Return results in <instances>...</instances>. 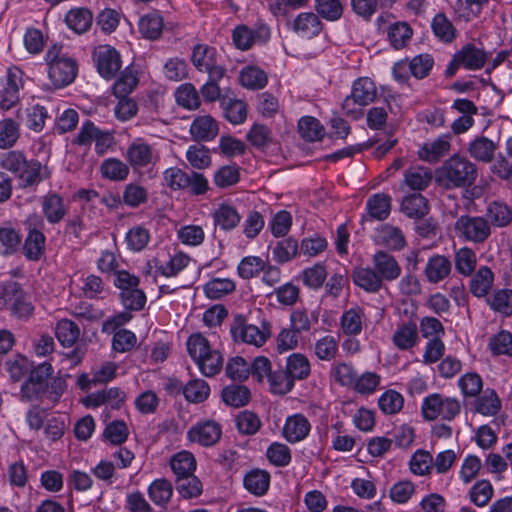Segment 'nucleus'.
Here are the masks:
<instances>
[{
  "label": "nucleus",
  "instance_id": "1",
  "mask_svg": "<svg viewBox=\"0 0 512 512\" xmlns=\"http://www.w3.org/2000/svg\"><path fill=\"white\" fill-rule=\"evenodd\" d=\"M52 373V365L48 362L32 369L21 386V399L30 402L40 400L46 394L50 401L57 403L66 390L67 383L62 377L51 378Z\"/></svg>",
  "mask_w": 512,
  "mask_h": 512
},
{
  "label": "nucleus",
  "instance_id": "2",
  "mask_svg": "<svg viewBox=\"0 0 512 512\" xmlns=\"http://www.w3.org/2000/svg\"><path fill=\"white\" fill-rule=\"evenodd\" d=\"M478 176L477 166L466 157L455 154L436 170L435 180L445 189L472 186Z\"/></svg>",
  "mask_w": 512,
  "mask_h": 512
},
{
  "label": "nucleus",
  "instance_id": "3",
  "mask_svg": "<svg viewBox=\"0 0 512 512\" xmlns=\"http://www.w3.org/2000/svg\"><path fill=\"white\" fill-rule=\"evenodd\" d=\"M230 333L234 342L263 346L271 336L270 324L263 321L261 327L248 323L242 314H235L230 324Z\"/></svg>",
  "mask_w": 512,
  "mask_h": 512
},
{
  "label": "nucleus",
  "instance_id": "4",
  "mask_svg": "<svg viewBox=\"0 0 512 512\" xmlns=\"http://www.w3.org/2000/svg\"><path fill=\"white\" fill-rule=\"evenodd\" d=\"M454 229L460 239L476 244L484 243L491 235L488 221L480 216H460L454 224Z\"/></svg>",
  "mask_w": 512,
  "mask_h": 512
},
{
  "label": "nucleus",
  "instance_id": "5",
  "mask_svg": "<svg viewBox=\"0 0 512 512\" xmlns=\"http://www.w3.org/2000/svg\"><path fill=\"white\" fill-rule=\"evenodd\" d=\"M0 310H9L18 317H27L33 307L16 282H8L0 289Z\"/></svg>",
  "mask_w": 512,
  "mask_h": 512
},
{
  "label": "nucleus",
  "instance_id": "6",
  "mask_svg": "<svg viewBox=\"0 0 512 512\" xmlns=\"http://www.w3.org/2000/svg\"><path fill=\"white\" fill-rule=\"evenodd\" d=\"M93 58L98 73L107 80L112 79L121 68L119 52L109 45L96 47L93 51Z\"/></svg>",
  "mask_w": 512,
  "mask_h": 512
},
{
  "label": "nucleus",
  "instance_id": "7",
  "mask_svg": "<svg viewBox=\"0 0 512 512\" xmlns=\"http://www.w3.org/2000/svg\"><path fill=\"white\" fill-rule=\"evenodd\" d=\"M222 428L213 420L199 422L187 432L188 439L204 447L215 445L221 438Z\"/></svg>",
  "mask_w": 512,
  "mask_h": 512
},
{
  "label": "nucleus",
  "instance_id": "8",
  "mask_svg": "<svg viewBox=\"0 0 512 512\" xmlns=\"http://www.w3.org/2000/svg\"><path fill=\"white\" fill-rule=\"evenodd\" d=\"M126 159L133 168L138 169L154 165L159 156L151 145L142 139H136L128 146Z\"/></svg>",
  "mask_w": 512,
  "mask_h": 512
},
{
  "label": "nucleus",
  "instance_id": "9",
  "mask_svg": "<svg viewBox=\"0 0 512 512\" xmlns=\"http://www.w3.org/2000/svg\"><path fill=\"white\" fill-rule=\"evenodd\" d=\"M319 34H296L286 40L284 48L292 56H310L323 48Z\"/></svg>",
  "mask_w": 512,
  "mask_h": 512
},
{
  "label": "nucleus",
  "instance_id": "10",
  "mask_svg": "<svg viewBox=\"0 0 512 512\" xmlns=\"http://www.w3.org/2000/svg\"><path fill=\"white\" fill-rule=\"evenodd\" d=\"M48 75L56 88L72 83L77 75L78 67L74 59L66 57L48 65Z\"/></svg>",
  "mask_w": 512,
  "mask_h": 512
},
{
  "label": "nucleus",
  "instance_id": "11",
  "mask_svg": "<svg viewBox=\"0 0 512 512\" xmlns=\"http://www.w3.org/2000/svg\"><path fill=\"white\" fill-rule=\"evenodd\" d=\"M452 272V262L444 255L431 256L424 268L423 274L430 284H438L447 279Z\"/></svg>",
  "mask_w": 512,
  "mask_h": 512
},
{
  "label": "nucleus",
  "instance_id": "12",
  "mask_svg": "<svg viewBox=\"0 0 512 512\" xmlns=\"http://www.w3.org/2000/svg\"><path fill=\"white\" fill-rule=\"evenodd\" d=\"M22 75L23 72L17 67L8 69L6 86L1 93V108L9 109L18 102L19 90L23 87Z\"/></svg>",
  "mask_w": 512,
  "mask_h": 512
},
{
  "label": "nucleus",
  "instance_id": "13",
  "mask_svg": "<svg viewBox=\"0 0 512 512\" xmlns=\"http://www.w3.org/2000/svg\"><path fill=\"white\" fill-rule=\"evenodd\" d=\"M374 270L381 280L393 281L401 275V267L395 257L385 251H377L373 255Z\"/></svg>",
  "mask_w": 512,
  "mask_h": 512
},
{
  "label": "nucleus",
  "instance_id": "14",
  "mask_svg": "<svg viewBox=\"0 0 512 512\" xmlns=\"http://www.w3.org/2000/svg\"><path fill=\"white\" fill-rule=\"evenodd\" d=\"M189 132L194 141L208 142L218 135L219 127L212 116L202 115L192 121Z\"/></svg>",
  "mask_w": 512,
  "mask_h": 512
},
{
  "label": "nucleus",
  "instance_id": "15",
  "mask_svg": "<svg viewBox=\"0 0 512 512\" xmlns=\"http://www.w3.org/2000/svg\"><path fill=\"white\" fill-rule=\"evenodd\" d=\"M311 430L308 419L302 414H295L287 418L283 436L290 443H296L305 439Z\"/></svg>",
  "mask_w": 512,
  "mask_h": 512
},
{
  "label": "nucleus",
  "instance_id": "16",
  "mask_svg": "<svg viewBox=\"0 0 512 512\" xmlns=\"http://www.w3.org/2000/svg\"><path fill=\"white\" fill-rule=\"evenodd\" d=\"M450 135H441L432 142L425 143L418 151L419 158L430 163L438 162L451 148Z\"/></svg>",
  "mask_w": 512,
  "mask_h": 512
},
{
  "label": "nucleus",
  "instance_id": "17",
  "mask_svg": "<svg viewBox=\"0 0 512 512\" xmlns=\"http://www.w3.org/2000/svg\"><path fill=\"white\" fill-rule=\"evenodd\" d=\"M484 218L490 227H506L512 222V209L504 202L493 201L488 204Z\"/></svg>",
  "mask_w": 512,
  "mask_h": 512
},
{
  "label": "nucleus",
  "instance_id": "18",
  "mask_svg": "<svg viewBox=\"0 0 512 512\" xmlns=\"http://www.w3.org/2000/svg\"><path fill=\"white\" fill-rule=\"evenodd\" d=\"M376 95V85L373 80L368 77L357 79L352 86L351 96L354 102H357L359 106H366L372 103Z\"/></svg>",
  "mask_w": 512,
  "mask_h": 512
},
{
  "label": "nucleus",
  "instance_id": "19",
  "mask_svg": "<svg viewBox=\"0 0 512 512\" xmlns=\"http://www.w3.org/2000/svg\"><path fill=\"white\" fill-rule=\"evenodd\" d=\"M497 144L487 137L480 136L475 138L468 147V152L472 158L477 161L489 163L492 161Z\"/></svg>",
  "mask_w": 512,
  "mask_h": 512
},
{
  "label": "nucleus",
  "instance_id": "20",
  "mask_svg": "<svg viewBox=\"0 0 512 512\" xmlns=\"http://www.w3.org/2000/svg\"><path fill=\"white\" fill-rule=\"evenodd\" d=\"M494 274L487 266H482L470 280V292L478 298L485 297L492 288Z\"/></svg>",
  "mask_w": 512,
  "mask_h": 512
},
{
  "label": "nucleus",
  "instance_id": "21",
  "mask_svg": "<svg viewBox=\"0 0 512 512\" xmlns=\"http://www.w3.org/2000/svg\"><path fill=\"white\" fill-rule=\"evenodd\" d=\"M402 212L410 218H423L429 212L428 200L419 193H413L403 198Z\"/></svg>",
  "mask_w": 512,
  "mask_h": 512
},
{
  "label": "nucleus",
  "instance_id": "22",
  "mask_svg": "<svg viewBox=\"0 0 512 512\" xmlns=\"http://www.w3.org/2000/svg\"><path fill=\"white\" fill-rule=\"evenodd\" d=\"M244 487L256 496L264 495L270 484V474L265 470L253 469L244 477Z\"/></svg>",
  "mask_w": 512,
  "mask_h": 512
},
{
  "label": "nucleus",
  "instance_id": "23",
  "mask_svg": "<svg viewBox=\"0 0 512 512\" xmlns=\"http://www.w3.org/2000/svg\"><path fill=\"white\" fill-rule=\"evenodd\" d=\"M354 283L367 292H378L382 287L381 277L371 268H357L352 273Z\"/></svg>",
  "mask_w": 512,
  "mask_h": 512
},
{
  "label": "nucleus",
  "instance_id": "24",
  "mask_svg": "<svg viewBox=\"0 0 512 512\" xmlns=\"http://www.w3.org/2000/svg\"><path fill=\"white\" fill-rule=\"evenodd\" d=\"M42 209L47 221L52 224L60 222L66 215L63 199L56 193L44 197Z\"/></svg>",
  "mask_w": 512,
  "mask_h": 512
},
{
  "label": "nucleus",
  "instance_id": "25",
  "mask_svg": "<svg viewBox=\"0 0 512 512\" xmlns=\"http://www.w3.org/2000/svg\"><path fill=\"white\" fill-rule=\"evenodd\" d=\"M213 220L216 226L224 231L234 229L240 222L241 216L235 207L229 204H221L213 213Z\"/></svg>",
  "mask_w": 512,
  "mask_h": 512
},
{
  "label": "nucleus",
  "instance_id": "26",
  "mask_svg": "<svg viewBox=\"0 0 512 512\" xmlns=\"http://www.w3.org/2000/svg\"><path fill=\"white\" fill-rule=\"evenodd\" d=\"M239 80L245 88L260 90L266 86L268 76L265 71L257 66H246L240 71Z\"/></svg>",
  "mask_w": 512,
  "mask_h": 512
},
{
  "label": "nucleus",
  "instance_id": "27",
  "mask_svg": "<svg viewBox=\"0 0 512 512\" xmlns=\"http://www.w3.org/2000/svg\"><path fill=\"white\" fill-rule=\"evenodd\" d=\"M65 22L73 32H87L93 23V15L86 8H75L66 14Z\"/></svg>",
  "mask_w": 512,
  "mask_h": 512
},
{
  "label": "nucleus",
  "instance_id": "28",
  "mask_svg": "<svg viewBox=\"0 0 512 512\" xmlns=\"http://www.w3.org/2000/svg\"><path fill=\"white\" fill-rule=\"evenodd\" d=\"M221 107L224 111V117L232 124H241L247 117V105L244 101L223 97L221 98Z\"/></svg>",
  "mask_w": 512,
  "mask_h": 512
},
{
  "label": "nucleus",
  "instance_id": "29",
  "mask_svg": "<svg viewBox=\"0 0 512 512\" xmlns=\"http://www.w3.org/2000/svg\"><path fill=\"white\" fill-rule=\"evenodd\" d=\"M391 210V197L384 193L372 195L367 200V211L371 218L382 221L385 220Z\"/></svg>",
  "mask_w": 512,
  "mask_h": 512
},
{
  "label": "nucleus",
  "instance_id": "30",
  "mask_svg": "<svg viewBox=\"0 0 512 512\" xmlns=\"http://www.w3.org/2000/svg\"><path fill=\"white\" fill-rule=\"evenodd\" d=\"M55 334L63 346L72 347L80 336V329L72 320L61 319L56 324Z\"/></svg>",
  "mask_w": 512,
  "mask_h": 512
},
{
  "label": "nucleus",
  "instance_id": "31",
  "mask_svg": "<svg viewBox=\"0 0 512 512\" xmlns=\"http://www.w3.org/2000/svg\"><path fill=\"white\" fill-rule=\"evenodd\" d=\"M45 236L37 229H30L23 250L29 260H39L44 252Z\"/></svg>",
  "mask_w": 512,
  "mask_h": 512
},
{
  "label": "nucleus",
  "instance_id": "32",
  "mask_svg": "<svg viewBox=\"0 0 512 512\" xmlns=\"http://www.w3.org/2000/svg\"><path fill=\"white\" fill-rule=\"evenodd\" d=\"M23 187L38 185L43 179L49 177V173L43 172L42 165L37 160H29L25 168L18 174Z\"/></svg>",
  "mask_w": 512,
  "mask_h": 512
},
{
  "label": "nucleus",
  "instance_id": "33",
  "mask_svg": "<svg viewBox=\"0 0 512 512\" xmlns=\"http://www.w3.org/2000/svg\"><path fill=\"white\" fill-rule=\"evenodd\" d=\"M457 54L458 61L461 62V65L470 70L480 69L484 66L486 62L485 52L470 44L466 45Z\"/></svg>",
  "mask_w": 512,
  "mask_h": 512
},
{
  "label": "nucleus",
  "instance_id": "34",
  "mask_svg": "<svg viewBox=\"0 0 512 512\" xmlns=\"http://www.w3.org/2000/svg\"><path fill=\"white\" fill-rule=\"evenodd\" d=\"M378 241L392 250H400L405 246V238L401 230L391 225H382L378 229Z\"/></svg>",
  "mask_w": 512,
  "mask_h": 512
},
{
  "label": "nucleus",
  "instance_id": "35",
  "mask_svg": "<svg viewBox=\"0 0 512 512\" xmlns=\"http://www.w3.org/2000/svg\"><path fill=\"white\" fill-rule=\"evenodd\" d=\"M432 180V171L426 167H414L406 171L404 181L412 190H424Z\"/></svg>",
  "mask_w": 512,
  "mask_h": 512
},
{
  "label": "nucleus",
  "instance_id": "36",
  "mask_svg": "<svg viewBox=\"0 0 512 512\" xmlns=\"http://www.w3.org/2000/svg\"><path fill=\"white\" fill-rule=\"evenodd\" d=\"M175 98L180 106L188 110L198 109L201 104L199 93L191 83L180 85L175 91Z\"/></svg>",
  "mask_w": 512,
  "mask_h": 512
},
{
  "label": "nucleus",
  "instance_id": "37",
  "mask_svg": "<svg viewBox=\"0 0 512 512\" xmlns=\"http://www.w3.org/2000/svg\"><path fill=\"white\" fill-rule=\"evenodd\" d=\"M487 304L492 310L504 316L512 315V290L500 289L487 298Z\"/></svg>",
  "mask_w": 512,
  "mask_h": 512
},
{
  "label": "nucleus",
  "instance_id": "38",
  "mask_svg": "<svg viewBox=\"0 0 512 512\" xmlns=\"http://www.w3.org/2000/svg\"><path fill=\"white\" fill-rule=\"evenodd\" d=\"M170 465L176 477L179 478L192 475L196 468V461L192 453L182 451L172 457Z\"/></svg>",
  "mask_w": 512,
  "mask_h": 512
},
{
  "label": "nucleus",
  "instance_id": "39",
  "mask_svg": "<svg viewBox=\"0 0 512 512\" xmlns=\"http://www.w3.org/2000/svg\"><path fill=\"white\" fill-rule=\"evenodd\" d=\"M100 171L104 178L113 181L125 180L129 175L127 164L116 158H109L103 161Z\"/></svg>",
  "mask_w": 512,
  "mask_h": 512
},
{
  "label": "nucleus",
  "instance_id": "40",
  "mask_svg": "<svg viewBox=\"0 0 512 512\" xmlns=\"http://www.w3.org/2000/svg\"><path fill=\"white\" fill-rule=\"evenodd\" d=\"M250 391L243 385H229L222 391L223 401L232 407H241L250 400Z\"/></svg>",
  "mask_w": 512,
  "mask_h": 512
},
{
  "label": "nucleus",
  "instance_id": "41",
  "mask_svg": "<svg viewBox=\"0 0 512 512\" xmlns=\"http://www.w3.org/2000/svg\"><path fill=\"white\" fill-rule=\"evenodd\" d=\"M172 493L171 483L164 478L153 481L148 488L149 497L156 505L167 504L171 499Z\"/></svg>",
  "mask_w": 512,
  "mask_h": 512
},
{
  "label": "nucleus",
  "instance_id": "42",
  "mask_svg": "<svg viewBox=\"0 0 512 512\" xmlns=\"http://www.w3.org/2000/svg\"><path fill=\"white\" fill-rule=\"evenodd\" d=\"M235 290V283L228 278H214L204 286L205 295L210 299H220Z\"/></svg>",
  "mask_w": 512,
  "mask_h": 512
},
{
  "label": "nucleus",
  "instance_id": "43",
  "mask_svg": "<svg viewBox=\"0 0 512 512\" xmlns=\"http://www.w3.org/2000/svg\"><path fill=\"white\" fill-rule=\"evenodd\" d=\"M183 394L189 402L201 403L208 398L210 388L206 381L202 379H194L190 380L184 386Z\"/></svg>",
  "mask_w": 512,
  "mask_h": 512
},
{
  "label": "nucleus",
  "instance_id": "44",
  "mask_svg": "<svg viewBox=\"0 0 512 512\" xmlns=\"http://www.w3.org/2000/svg\"><path fill=\"white\" fill-rule=\"evenodd\" d=\"M298 131L306 141H317L323 137L324 129L319 121L310 116L303 117L298 122Z\"/></svg>",
  "mask_w": 512,
  "mask_h": 512
},
{
  "label": "nucleus",
  "instance_id": "45",
  "mask_svg": "<svg viewBox=\"0 0 512 512\" xmlns=\"http://www.w3.org/2000/svg\"><path fill=\"white\" fill-rule=\"evenodd\" d=\"M364 313L360 308H352L341 317V327L346 335H357L362 330Z\"/></svg>",
  "mask_w": 512,
  "mask_h": 512
},
{
  "label": "nucleus",
  "instance_id": "46",
  "mask_svg": "<svg viewBox=\"0 0 512 512\" xmlns=\"http://www.w3.org/2000/svg\"><path fill=\"white\" fill-rule=\"evenodd\" d=\"M176 489L185 499L198 497L202 493V483L195 475L176 478Z\"/></svg>",
  "mask_w": 512,
  "mask_h": 512
},
{
  "label": "nucleus",
  "instance_id": "47",
  "mask_svg": "<svg viewBox=\"0 0 512 512\" xmlns=\"http://www.w3.org/2000/svg\"><path fill=\"white\" fill-rule=\"evenodd\" d=\"M286 370L293 381L305 379L310 373V363L304 355L295 353L287 359Z\"/></svg>",
  "mask_w": 512,
  "mask_h": 512
},
{
  "label": "nucleus",
  "instance_id": "48",
  "mask_svg": "<svg viewBox=\"0 0 512 512\" xmlns=\"http://www.w3.org/2000/svg\"><path fill=\"white\" fill-rule=\"evenodd\" d=\"M196 363L203 375L212 377L222 369L223 357L218 350L213 349Z\"/></svg>",
  "mask_w": 512,
  "mask_h": 512
},
{
  "label": "nucleus",
  "instance_id": "49",
  "mask_svg": "<svg viewBox=\"0 0 512 512\" xmlns=\"http://www.w3.org/2000/svg\"><path fill=\"white\" fill-rule=\"evenodd\" d=\"M186 159L195 169H206L211 165L209 149L203 145H191L186 152Z\"/></svg>",
  "mask_w": 512,
  "mask_h": 512
},
{
  "label": "nucleus",
  "instance_id": "50",
  "mask_svg": "<svg viewBox=\"0 0 512 512\" xmlns=\"http://www.w3.org/2000/svg\"><path fill=\"white\" fill-rule=\"evenodd\" d=\"M476 261V254L470 248H461L455 254L456 270L464 276H470L473 273L476 267Z\"/></svg>",
  "mask_w": 512,
  "mask_h": 512
},
{
  "label": "nucleus",
  "instance_id": "51",
  "mask_svg": "<svg viewBox=\"0 0 512 512\" xmlns=\"http://www.w3.org/2000/svg\"><path fill=\"white\" fill-rule=\"evenodd\" d=\"M501 408V402L494 390H486L476 401V411L485 416L496 415Z\"/></svg>",
  "mask_w": 512,
  "mask_h": 512
},
{
  "label": "nucleus",
  "instance_id": "52",
  "mask_svg": "<svg viewBox=\"0 0 512 512\" xmlns=\"http://www.w3.org/2000/svg\"><path fill=\"white\" fill-rule=\"evenodd\" d=\"M417 328L415 324L399 327L393 335V343L401 350H407L416 344Z\"/></svg>",
  "mask_w": 512,
  "mask_h": 512
},
{
  "label": "nucleus",
  "instance_id": "53",
  "mask_svg": "<svg viewBox=\"0 0 512 512\" xmlns=\"http://www.w3.org/2000/svg\"><path fill=\"white\" fill-rule=\"evenodd\" d=\"M235 422L238 431L243 435H254L261 427L259 417L255 413L247 410L240 412Z\"/></svg>",
  "mask_w": 512,
  "mask_h": 512
},
{
  "label": "nucleus",
  "instance_id": "54",
  "mask_svg": "<svg viewBox=\"0 0 512 512\" xmlns=\"http://www.w3.org/2000/svg\"><path fill=\"white\" fill-rule=\"evenodd\" d=\"M187 350L190 357L197 362L213 349L209 341L202 334L195 333L188 338Z\"/></svg>",
  "mask_w": 512,
  "mask_h": 512
},
{
  "label": "nucleus",
  "instance_id": "55",
  "mask_svg": "<svg viewBox=\"0 0 512 512\" xmlns=\"http://www.w3.org/2000/svg\"><path fill=\"white\" fill-rule=\"evenodd\" d=\"M493 496V487L487 480L476 482L469 492V498L472 503L478 507H483L489 503Z\"/></svg>",
  "mask_w": 512,
  "mask_h": 512
},
{
  "label": "nucleus",
  "instance_id": "56",
  "mask_svg": "<svg viewBox=\"0 0 512 512\" xmlns=\"http://www.w3.org/2000/svg\"><path fill=\"white\" fill-rule=\"evenodd\" d=\"M433 468V457L425 450H417L411 457L410 469L416 475H427Z\"/></svg>",
  "mask_w": 512,
  "mask_h": 512
},
{
  "label": "nucleus",
  "instance_id": "57",
  "mask_svg": "<svg viewBox=\"0 0 512 512\" xmlns=\"http://www.w3.org/2000/svg\"><path fill=\"white\" fill-rule=\"evenodd\" d=\"M165 185L173 191L186 190L188 173L178 167H170L163 172Z\"/></svg>",
  "mask_w": 512,
  "mask_h": 512
},
{
  "label": "nucleus",
  "instance_id": "58",
  "mask_svg": "<svg viewBox=\"0 0 512 512\" xmlns=\"http://www.w3.org/2000/svg\"><path fill=\"white\" fill-rule=\"evenodd\" d=\"M21 242L19 233L13 228H0V254L10 255L17 251Z\"/></svg>",
  "mask_w": 512,
  "mask_h": 512
},
{
  "label": "nucleus",
  "instance_id": "59",
  "mask_svg": "<svg viewBox=\"0 0 512 512\" xmlns=\"http://www.w3.org/2000/svg\"><path fill=\"white\" fill-rule=\"evenodd\" d=\"M403 403V396L395 390L386 391L378 401L380 409L389 415L398 413L402 409Z\"/></svg>",
  "mask_w": 512,
  "mask_h": 512
},
{
  "label": "nucleus",
  "instance_id": "60",
  "mask_svg": "<svg viewBox=\"0 0 512 512\" xmlns=\"http://www.w3.org/2000/svg\"><path fill=\"white\" fill-rule=\"evenodd\" d=\"M338 351V345L336 339L327 335L316 341L314 345V353L320 359L324 361L332 360Z\"/></svg>",
  "mask_w": 512,
  "mask_h": 512
},
{
  "label": "nucleus",
  "instance_id": "61",
  "mask_svg": "<svg viewBox=\"0 0 512 512\" xmlns=\"http://www.w3.org/2000/svg\"><path fill=\"white\" fill-rule=\"evenodd\" d=\"M28 162L22 152L13 150L2 155L0 165L3 169L18 175Z\"/></svg>",
  "mask_w": 512,
  "mask_h": 512
},
{
  "label": "nucleus",
  "instance_id": "62",
  "mask_svg": "<svg viewBox=\"0 0 512 512\" xmlns=\"http://www.w3.org/2000/svg\"><path fill=\"white\" fill-rule=\"evenodd\" d=\"M268 382L271 390L278 394L289 392L294 385V381L287 370L273 371L268 378Z\"/></svg>",
  "mask_w": 512,
  "mask_h": 512
},
{
  "label": "nucleus",
  "instance_id": "63",
  "mask_svg": "<svg viewBox=\"0 0 512 512\" xmlns=\"http://www.w3.org/2000/svg\"><path fill=\"white\" fill-rule=\"evenodd\" d=\"M327 278V271L322 264H315L302 273L303 283L311 289L320 288Z\"/></svg>",
  "mask_w": 512,
  "mask_h": 512
},
{
  "label": "nucleus",
  "instance_id": "64",
  "mask_svg": "<svg viewBox=\"0 0 512 512\" xmlns=\"http://www.w3.org/2000/svg\"><path fill=\"white\" fill-rule=\"evenodd\" d=\"M489 347L495 355H512V334L501 331L490 339Z\"/></svg>",
  "mask_w": 512,
  "mask_h": 512
}]
</instances>
